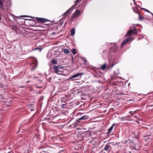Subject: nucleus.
<instances>
[{
  "instance_id": "obj_36",
  "label": "nucleus",
  "mask_w": 153,
  "mask_h": 153,
  "mask_svg": "<svg viewBox=\"0 0 153 153\" xmlns=\"http://www.w3.org/2000/svg\"><path fill=\"white\" fill-rule=\"evenodd\" d=\"M115 65V64H114V63H112L111 65V64H110L109 65V66H108V67H109V68L110 67H112Z\"/></svg>"
},
{
  "instance_id": "obj_10",
  "label": "nucleus",
  "mask_w": 153,
  "mask_h": 153,
  "mask_svg": "<svg viewBox=\"0 0 153 153\" xmlns=\"http://www.w3.org/2000/svg\"><path fill=\"white\" fill-rule=\"evenodd\" d=\"M74 6H73L72 7L70 8L68 10H67L64 14H63V16H66L67 15L70 13L74 9Z\"/></svg>"
},
{
  "instance_id": "obj_50",
  "label": "nucleus",
  "mask_w": 153,
  "mask_h": 153,
  "mask_svg": "<svg viewBox=\"0 0 153 153\" xmlns=\"http://www.w3.org/2000/svg\"><path fill=\"white\" fill-rule=\"evenodd\" d=\"M28 20H32V19H28Z\"/></svg>"
},
{
  "instance_id": "obj_13",
  "label": "nucleus",
  "mask_w": 153,
  "mask_h": 153,
  "mask_svg": "<svg viewBox=\"0 0 153 153\" xmlns=\"http://www.w3.org/2000/svg\"><path fill=\"white\" fill-rule=\"evenodd\" d=\"M4 0H0V10L2 11L4 9Z\"/></svg>"
},
{
  "instance_id": "obj_27",
  "label": "nucleus",
  "mask_w": 153,
  "mask_h": 153,
  "mask_svg": "<svg viewBox=\"0 0 153 153\" xmlns=\"http://www.w3.org/2000/svg\"><path fill=\"white\" fill-rule=\"evenodd\" d=\"M42 49V48H41L38 47L35 48L34 49L33 48V50L34 51L38 50L39 51L41 52Z\"/></svg>"
},
{
  "instance_id": "obj_15",
  "label": "nucleus",
  "mask_w": 153,
  "mask_h": 153,
  "mask_svg": "<svg viewBox=\"0 0 153 153\" xmlns=\"http://www.w3.org/2000/svg\"><path fill=\"white\" fill-rule=\"evenodd\" d=\"M111 149V147L109 145H107L105 147L104 150L107 151L108 152H110Z\"/></svg>"
},
{
  "instance_id": "obj_14",
  "label": "nucleus",
  "mask_w": 153,
  "mask_h": 153,
  "mask_svg": "<svg viewBox=\"0 0 153 153\" xmlns=\"http://www.w3.org/2000/svg\"><path fill=\"white\" fill-rule=\"evenodd\" d=\"M27 107L31 111H32L33 110H34L35 108V107L34 106V105L33 104L28 105L27 106Z\"/></svg>"
},
{
  "instance_id": "obj_2",
  "label": "nucleus",
  "mask_w": 153,
  "mask_h": 153,
  "mask_svg": "<svg viewBox=\"0 0 153 153\" xmlns=\"http://www.w3.org/2000/svg\"><path fill=\"white\" fill-rule=\"evenodd\" d=\"M138 33V31L136 28L135 27L134 29H130L128 31L126 35V36H129L133 35H137Z\"/></svg>"
},
{
  "instance_id": "obj_5",
  "label": "nucleus",
  "mask_w": 153,
  "mask_h": 153,
  "mask_svg": "<svg viewBox=\"0 0 153 153\" xmlns=\"http://www.w3.org/2000/svg\"><path fill=\"white\" fill-rule=\"evenodd\" d=\"M83 73H77L75 74L72 76L70 78V79H72V80H74L76 79H77L76 78L77 77L81 78L82 76V75H83Z\"/></svg>"
},
{
  "instance_id": "obj_23",
  "label": "nucleus",
  "mask_w": 153,
  "mask_h": 153,
  "mask_svg": "<svg viewBox=\"0 0 153 153\" xmlns=\"http://www.w3.org/2000/svg\"><path fill=\"white\" fill-rule=\"evenodd\" d=\"M147 106L148 107H153V101L149 103L147 105Z\"/></svg>"
},
{
  "instance_id": "obj_38",
  "label": "nucleus",
  "mask_w": 153,
  "mask_h": 153,
  "mask_svg": "<svg viewBox=\"0 0 153 153\" xmlns=\"http://www.w3.org/2000/svg\"><path fill=\"white\" fill-rule=\"evenodd\" d=\"M48 22H47L46 23H43V24H44V25H48V24H49V23H48Z\"/></svg>"
},
{
  "instance_id": "obj_52",
  "label": "nucleus",
  "mask_w": 153,
  "mask_h": 153,
  "mask_svg": "<svg viewBox=\"0 0 153 153\" xmlns=\"http://www.w3.org/2000/svg\"><path fill=\"white\" fill-rule=\"evenodd\" d=\"M109 143L111 144V143Z\"/></svg>"
},
{
  "instance_id": "obj_48",
  "label": "nucleus",
  "mask_w": 153,
  "mask_h": 153,
  "mask_svg": "<svg viewBox=\"0 0 153 153\" xmlns=\"http://www.w3.org/2000/svg\"><path fill=\"white\" fill-rule=\"evenodd\" d=\"M150 135L149 134H148L147 135H146V136H149Z\"/></svg>"
},
{
  "instance_id": "obj_20",
  "label": "nucleus",
  "mask_w": 153,
  "mask_h": 153,
  "mask_svg": "<svg viewBox=\"0 0 153 153\" xmlns=\"http://www.w3.org/2000/svg\"><path fill=\"white\" fill-rule=\"evenodd\" d=\"M71 35H73L75 33V29L74 27H73L71 30Z\"/></svg>"
},
{
  "instance_id": "obj_39",
  "label": "nucleus",
  "mask_w": 153,
  "mask_h": 153,
  "mask_svg": "<svg viewBox=\"0 0 153 153\" xmlns=\"http://www.w3.org/2000/svg\"><path fill=\"white\" fill-rule=\"evenodd\" d=\"M3 85V84H0V88H1V87H2V86Z\"/></svg>"
},
{
  "instance_id": "obj_11",
  "label": "nucleus",
  "mask_w": 153,
  "mask_h": 153,
  "mask_svg": "<svg viewBox=\"0 0 153 153\" xmlns=\"http://www.w3.org/2000/svg\"><path fill=\"white\" fill-rule=\"evenodd\" d=\"M88 118V116L87 115H84L80 118H79L78 120H77L76 122L77 123H79L80 122V120H86Z\"/></svg>"
},
{
  "instance_id": "obj_21",
  "label": "nucleus",
  "mask_w": 153,
  "mask_h": 153,
  "mask_svg": "<svg viewBox=\"0 0 153 153\" xmlns=\"http://www.w3.org/2000/svg\"><path fill=\"white\" fill-rule=\"evenodd\" d=\"M132 120H140V119L138 118L137 116H136L135 115H134L133 118H131Z\"/></svg>"
},
{
  "instance_id": "obj_19",
  "label": "nucleus",
  "mask_w": 153,
  "mask_h": 153,
  "mask_svg": "<svg viewBox=\"0 0 153 153\" xmlns=\"http://www.w3.org/2000/svg\"><path fill=\"white\" fill-rule=\"evenodd\" d=\"M136 111H129V113L131 114L128 116V117H131L132 116L134 115L135 114Z\"/></svg>"
},
{
  "instance_id": "obj_44",
  "label": "nucleus",
  "mask_w": 153,
  "mask_h": 153,
  "mask_svg": "<svg viewBox=\"0 0 153 153\" xmlns=\"http://www.w3.org/2000/svg\"><path fill=\"white\" fill-rule=\"evenodd\" d=\"M63 99H63L61 100V101L62 102H63Z\"/></svg>"
},
{
  "instance_id": "obj_1",
  "label": "nucleus",
  "mask_w": 153,
  "mask_h": 153,
  "mask_svg": "<svg viewBox=\"0 0 153 153\" xmlns=\"http://www.w3.org/2000/svg\"><path fill=\"white\" fill-rule=\"evenodd\" d=\"M53 69L56 73L59 75L61 74L64 71L63 67L60 65H54Z\"/></svg>"
},
{
  "instance_id": "obj_8",
  "label": "nucleus",
  "mask_w": 153,
  "mask_h": 153,
  "mask_svg": "<svg viewBox=\"0 0 153 153\" xmlns=\"http://www.w3.org/2000/svg\"><path fill=\"white\" fill-rule=\"evenodd\" d=\"M138 140V139L137 138H135L134 139V140L131 137H130L128 139V140H126V142H124V143H136L135 142L136 141Z\"/></svg>"
},
{
  "instance_id": "obj_46",
  "label": "nucleus",
  "mask_w": 153,
  "mask_h": 153,
  "mask_svg": "<svg viewBox=\"0 0 153 153\" xmlns=\"http://www.w3.org/2000/svg\"><path fill=\"white\" fill-rule=\"evenodd\" d=\"M88 143H91V140H90V141H88Z\"/></svg>"
},
{
  "instance_id": "obj_40",
  "label": "nucleus",
  "mask_w": 153,
  "mask_h": 153,
  "mask_svg": "<svg viewBox=\"0 0 153 153\" xmlns=\"http://www.w3.org/2000/svg\"><path fill=\"white\" fill-rule=\"evenodd\" d=\"M20 16L22 17H27V16H25V15H24V16Z\"/></svg>"
},
{
  "instance_id": "obj_28",
  "label": "nucleus",
  "mask_w": 153,
  "mask_h": 153,
  "mask_svg": "<svg viewBox=\"0 0 153 153\" xmlns=\"http://www.w3.org/2000/svg\"><path fill=\"white\" fill-rule=\"evenodd\" d=\"M64 52L66 53H69L70 51L67 49H65L64 50Z\"/></svg>"
},
{
  "instance_id": "obj_29",
  "label": "nucleus",
  "mask_w": 153,
  "mask_h": 153,
  "mask_svg": "<svg viewBox=\"0 0 153 153\" xmlns=\"http://www.w3.org/2000/svg\"><path fill=\"white\" fill-rule=\"evenodd\" d=\"M92 134V133L89 131H87V134H85L84 136L86 137L88 136H90L91 135V134Z\"/></svg>"
},
{
  "instance_id": "obj_31",
  "label": "nucleus",
  "mask_w": 153,
  "mask_h": 153,
  "mask_svg": "<svg viewBox=\"0 0 153 153\" xmlns=\"http://www.w3.org/2000/svg\"><path fill=\"white\" fill-rule=\"evenodd\" d=\"M141 9L148 13H150L152 15V16L153 17V14L152 13L150 12L148 10L144 8H141Z\"/></svg>"
},
{
  "instance_id": "obj_24",
  "label": "nucleus",
  "mask_w": 153,
  "mask_h": 153,
  "mask_svg": "<svg viewBox=\"0 0 153 153\" xmlns=\"http://www.w3.org/2000/svg\"><path fill=\"white\" fill-rule=\"evenodd\" d=\"M138 13L139 15V19L140 21H141L142 20H143L144 19V17L143 16H141V15L140 14V13L138 12H137Z\"/></svg>"
},
{
  "instance_id": "obj_30",
  "label": "nucleus",
  "mask_w": 153,
  "mask_h": 153,
  "mask_svg": "<svg viewBox=\"0 0 153 153\" xmlns=\"http://www.w3.org/2000/svg\"><path fill=\"white\" fill-rule=\"evenodd\" d=\"M80 58L85 63H86L87 62V60L86 59V58H85L84 57H81Z\"/></svg>"
},
{
  "instance_id": "obj_47",
  "label": "nucleus",
  "mask_w": 153,
  "mask_h": 153,
  "mask_svg": "<svg viewBox=\"0 0 153 153\" xmlns=\"http://www.w3.org/2000/svg\"><path fill=\"white\" fill-rule=\"evenodd\" d=\"M130 85V83H129L128 84V86H129V85Z\"/></svg>"
},
{
  "instance_id": "obj_26",
  "label": "nucleus",
  "mask_w": 153,
  "mask_h": 153,
  "mask_svg": "<svg viewBox=\"0 0 153 153\" xmlns=\"http://www.w3.org/2000/svg\"><path fill=\"white\" fill-rule=\"evenodd\" d=\"M81 1V0H76V1L75 3L74 4L73 6L76 7V5L78 4Z\"/></svg>"
},
{
  "instance_id": "obj_25",
  "label": "nucleus",
  "mask_w": 153,
  "mask_h": 153,
  "mask_svg": "<svg viewBox=\"0 0 153 153\" xmlns=\"http://www.w3.org/2000/svg\"><path fill=\"white\" fill-rule=\"evenodd\" d=\"M7 87L6 85H3L1 88V90L2 91L4 90H5L7 89Z\"/></svg>"
},
{
  "instance_id": "obj_32",
  "label": "nucleus",
  "mask_w": 153,
  "mask_h": 153,
  "mask_svg": "<svg viewBox=\"0 0 153 153\" xmlns=\"http://www.w3.org/2000/svg\"><path fill=\"white\" fill-rule=\"evenodd\" d=\"M67 104H62L61 105V107L63 108H67L68 107H67V105H65Z\"/></svg>"
},
{
  "instance_id": "obj_49",
  "label": "nucleus",
  "mask_w": 153,
  "mask_h": 153,
  "mask_svg": "<svg viewBox=\"0 0 153 153\" xmlns=\"http://www.w3.org/2000/svg\"><path fill=\"white\" fill-rule=\"evenodd\" d=\"M105 50H104V51H103V52L104 53H105Z\"/></svg>"
},
{
  "instance_id": "obj_3",
  "label": "nucleus",
  "mask_w": 153,
  "mask_h": 153,
  "mask_svg": "<svg viewBox=\"0 0 153 153\" xmlns=\"http://www.w3.org/2000/svg\"><path fill=\"white\" fill-rule=\"evenodd\" d=\"M81 14V11L79 10H76L75 12L72 15V16L71 19H76V18H78Z\"/></svg>"
},
{
  "instance_id": "obj_17",
  "label": "nucleus",
  "mask_w": 153,
  "mask_h": 153,
  "mask_svg": "<svg viewBox=\"0 0 153 153\" xmlns=\"http://www.w3.org/2000/svg\"><path fill=\"white\" fill-rule=\"evenodd\" d=\"M115 124V123H113L111 126L108 129V134H109L111 132Z\"/></svg>"
},
{
  "instance_id": "obj_4",
  "label": "nucleus",
  "mask_w": 153,
  "mask_h": 153,
  "mask_svg": "<svg viewBox=\"0 0 153 153\" xmlns=\"http://www.w3.org/2000/svg\"><path fill=\"white\" fill-rule=\"evenodd\" d=\"M34 18L36 19L38 22L42 23L50 22L49 20L43 18L34 17Z\"/></svg>"
},
{
  "instance_id": "obj_9",
  "label": "nucleus",
  "mask_w": 153,
  "mask_h": 153,
  "mask_svg": "<svg viewBox=\"0 0 153 153\" xmlns=\"http://www.w3.org/2000/svg\"><path fill=\"white\" fill-rule=\"evenodd\" d=\"M118 48V46L115 43H113L112 44L110 49L111 51L113 52H115Z\"/></svg>"
},
{
  "instance_id": "obj_16",
  "label": "nucleus",
  "mask_w": 153,
  "mask_h": 153,
  "mask_svg": "<svg viewBox=\"0 0 153 153\" xmlns=\"http://www.w3.org/2000/svg\"><path fill=\"white\" fill-rule=\"evenodd\" d=\"M109 67L106 65V64L105 63L101 66V68L103 70H105L106 69H108Z\"/></svg>"
},
{
  "instance_id": "obj_54",
  "label": "nucleus",
  "mask_w": 153,
  "mask_h": 153,
  "mask_svg": "<svg viewBox=\"0 0 153 153\" xmlns=\"http://www.w3.org/2000/svg\"><path fill=\"white\" fill-rule=\"evenodd\" d=\"M134 0V2L135 1V0Z\"/></svg>"
},
{
  "instance_id": "obj_34",
  "label": "nucleus",
  "mask_w": 153,
  "mask_h": 153,
  "mask_svg": "<svg viewBox=\"0 0 153 153\" xmlns=\"http://www.w3.org/2000/svg\"><path fill=\"white\" fill-rule=\"evenodd\" d=\"M63 23V22L62 20H60L59 21V24L61 26H62Z\"/></svg>"
},
{
  "instance_id": "obj_12",
  "label": "nucleus",
  "mask_w": 153,
  "mask_h": 153,
  "mask_svg": "<svg viewBox=\"0 0 153 153\" xmlns=\"http://www.w3.org/2000/svg\"><path fill=\"white\" fill-rule=\"evenodd\" d=\"M131 147L134 150H138L141 146L140 145V144H132Z\"/></svg>"
},
{
  "instance_id": "obj_6",
  "label": "nucleus",
  "mask_w": 153,
  "mask_h": 153,
  "mask_svg": "<svg viewBox=\"0 0 153 153\" xmlns=\"http://www.w3.org/2000/svg\"><path fill=\"white\" fill-rule=\"evenodd\" d=\"M133 38L132 37H128L124 40L121 43V48H122L123 46L126 44L128 42L130 41L131 40H132Z\"/></svg>"
},
{
  "instance_id": "obj_42",
  "label": "nucleus",
  "mask_w": 153,
  "mask_h": 153,
  "mask_svg": "<svg viewBox=\"0 0 153 153\" xmlns=\"http://www.w3.org/2000/svg\"><path fill=\"white\" fill-rule=\"evenodd\" d=\"M36 87L37 88H41V87H39V86H36Z\"/></svg>"
},
{
  "instance_id": "obj_43",
  "label": "nucleus",
  "mask_w": 153,
  "mask_h": 153,
  "mask_svg": "<svg viewBox=\"0 0 153 153\" xmlns=\"http://www.w3.org/2000/svg\"><path fill=\"white\" fill-rule=\"evenodd\" d=\"M8 153H13V152L11 151L9 152Z\"/></svg>"
},
{
  "instance_id": "obj_22",
  "label": "nucleus",
  "mask_w": 153,
  "mask_h": 153,
  "mask_svg": "<svg viewBox=\"0 0 153 153\" xmlns=\"http://www.w3.org/2000/svg\"><path fill=\"white\" fill-rule=\"evenodd\" d=\"M51 62L53 64H57L58 62L56 60L53 59L51 61Z\"/></svg>"
},
{
  "instance_id": "obj_41",
  "label": "nucleus",
  "mask_w": 153,
  "mask_h": 153,
  "mask_svg": "<svg viewBox=\"0 0 153 153\" xmlns=\"http://www.w3.org/2000/svg\"><path fill=\"white\" fill-rule=\"evenodd\" d=\"M79 149V147H75L74 149L75 150H77Z\"/></svg>"
},
{
  "instance_id": "obj_51",
  "label": "nucleus",
  "mask_w": 153,
  "mask_h": 153,
  "mask_svg": "<svg viewBox=\"0 0 153 153\" xmlns=\"http://www.w3.org/2000/svg\"><path fill=\"white\" fill-rule=\"evenodd\" d=\"M89 139H88V140H86V141H87L88 140V141H89Z\"/></svg>"
},
{
  "instance_id": "obj_37",
  "label": "nucleus",
  "mask_w": 153,
  "mask_h": 153,
  "mask_svg": "<svg viewBox=\"0 0 153 153\" xmlns=\"http://www.w3.org/2000/svg\"><path fill=\"white\" fill-rule=\"evenodd\" d=\"M4 98L2 96V94H0V100L2 99L4 100Z\"/></svg>"
},
{
  "instance_id": "obj_33",
  "label": "nucleus",
  "mask_w": 153,
  "mask_h": 153,
  "mask_svg": "<svg viewBox=\"0 0 153 153\" xmlns=\"http://www.w3.org/2000/svg\"><path fill=\"white\" fill-rule=\"evenodd\" d=\"M72 52L74 55L76 53V50L75 48H73L72 49Z\"/></svg>"
},
{
  "instance_id": "obj_53",
  "label": "nucleus",
  "mask_w": 153,
  "mask_h": 153,
  "mask_svg": "<svg viewBox=\"0 0 153 153\" xmlns=\"http://www.w3.org/2000/svg\"><path fill=\"white\" fill-rule=\"evenodd\" d=\"M72 59H73V56H72Z\"/></svg>"
},
{
  "instance_id": "obj_18",
  "label": "nucleus",
  "mask_w": 153,
  "mask_h": 153,
  "mask_svg": "<svg viewBox=\"0 0 153 153\" xmlns=\"http://www.w3.org/2000/svg\"><path fill=\"white\" fill-rule=\"evenodd\" d=\"M32 70L33 71L34 70L35 68L37 67V64L36 63H33L32 64Z\"/></svg>"
},
{
  "instance_id": "obj_45",
  "label": "nucleus",
  "mask_w": 153,
  "mask_h": 153,
  "mask_svg": "<svg viewBox=\"0 0 153 153\" xmlns=\"http://www.w3.org/2000/svg\"><path fill=\"white\" fill-rule=\"evenodd\" d=\"M53 34H55V32H53Z\"/></svg>"
},
{
  "instance_id": "obj_35",
  "label": "nucleus",
  "mask_w": 153,
  "mask_h": 153,
  "mask_svg": "<svg viewBox=\"0 0 153 153\" xmlns=\"http://www.w3.org/2000/svg\"><path fill=\"white\" fill-rule=\"evenodd\" d=\"M12 27L13 30H17V27L15 25H13Z\"/></svg>"
},
{
  "instance_id": "obj_7",
  "label": "nucleus",
  "mask_w": 153,
  "mask_h": 153,
  "mask_svg": "<svg viewBox=\"0 0 153 153\" xmlns=\"http://www.w3.org/2000/svg\"><path fill=\"white\" fill-rule=\"evenodd\" d=\"M33 141L34 143H41L43 142V141H40L39 137L37 135H36V136L33 137Z\"/></svg>"
}]
</instances>
